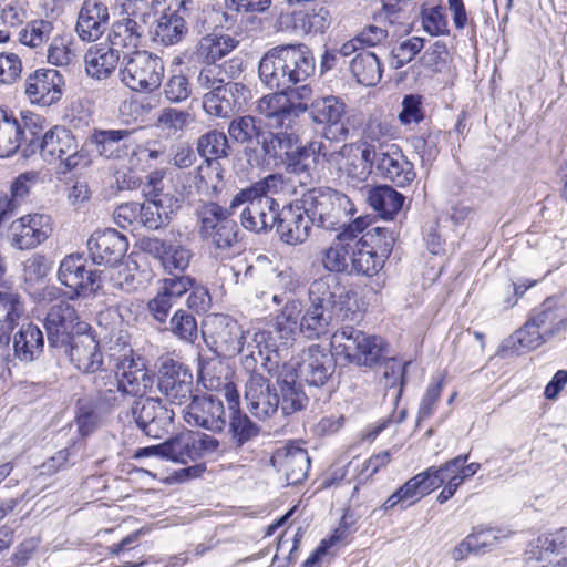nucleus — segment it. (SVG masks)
Segmentation results:
<instances>
[{
	"label": "nucleus",
	"instance_id": "nucleus-1",
	"mask_svg": "<svg viewBox=\"0 0 567 567\" xmlns=\"http://www.w3.org/2000/svg\"><path fill=\"white\" fill-rule=\"evenodd\" d=\"M282 184L280 175L271 174L239 190L229 203V213L239 212L240 223L247 230L261 233L271 229L278 217L279 204L270 194Z\"/></svg>",
	"mask_w": 567,
	"mask_h": 567
},
{
	"label": "nucleus",
	"instance_id": "nucleus-2",
	"mask_svg": "<svg viewBox=\"0 0 567 567\" xmlns=\"http://www.w3.org/2000/svg\"><path fill=\"white\" fill-rule=\"evenodd\" d=\"M299 332L308 339H318L326 334L333 319L354 321L355 312L343 309L336 301V295L324 279L315 280L309 288L307 306L301 311Z\"/></svg>",
	"mask_w": 567,
	"mask_h": 567
},
{
	"label": "nucleus",
	"instance_id": "nucleus-3",
	"mask_svg": "<svg viewBox=\"0 0 567 567\" xmlns=\"http://www.w3.org/2000/svg\"><path fill=\"white\" fill-rule=\"evenodd\" d=\"M330 347L337 358L367 368L381 363L388 353V343L382 337L368 334L350 324L342 326L331 336Z\"/></svg>",
	"mask_w": 567,
	"mask_h": 567
},
{
	"label": "nucleus",
	"instance_id": "nucleus-4",
	"mask_svg": "<svg viewBox=\"0 0 567 567\" xmlns=\"http://www.w3.org/2000/svg\"><path fill=\"white\" fill-rule=\"evenodd\" d=\"M301 203L311 216L313 225L328 230L337 229L344 218L355 212L351 199L332 188L310 189L303 194Z\"/></svg>",
	"mask_w": 567,
	"mask_h": 567
},
{
	"label": "nucleus",
	"instance_id": "nucleus-5",
	"mask_svg": "<svg viewBox=\"0 0 567 567\" xmlns=\"http://www.w3.org/2000/svg\"><path fill=\"white\" fill-rule=\"evenodd\" d=\"M203 337L207 346L220 357L233 358L245 352L252 357L251 344L246 343V331L228 315L208 316L203 326Z\"/></svg>",
	"mask_w": 567,
	"mask_h": 567
},
{
	"label": "nucleus",
	"instance_id": "nucleus-6",
	"mask_svg": "<svg viewBox=\"0 0 567 567\" xmlns=\"http://www.w3.org/2000/svg\"><path fill=\"white\" fill-rule=\"evenodd\" d=\"M41 127L38 125L37 131ZM40 148V154L50 164L60 163L65 171L84 167L90 163L89 155L79 147L72 133L61 126H55L45 132L40 140L39 133L35 136L33 147Z\"/></svg>",
	"mask_w": 567,
	"mask_h": 567
},
{
	"label": "nucleus",
	"instance_id": "nucleus-7",
	"mask_svg": "<svg viewBox=\"0 0 567 567\" xmlns=\"http://www.w3.org/2000/svg\"><path fill=\"white\" fill-rule=\"evenodd\" d=\"M163 60L146 50L124 54L121 69L122 82L136 92H152L159 87L164 78Z\"/></svg>",
	"mask_w": 567,
	"mask_h": 567
},
{
	"label": "nucleus",
	"instance_id": "nucleus-8",
	"mask_svg": "<svg viewBox=\"0 0 567 567\" xmlns=\"http://www.w3.org/2000/svg\"><path fill=\"white\" fill-rule=\"evenodd\" d=\"M328 163L338 172L342 184L359 188L369 178L373 167V145L346 144L329 155Z\"/></svg>",
	"mask_w": 567,
	"mask_h": 567
},
{
	"label": "nucleus",
	"instance_id": "nucleus-9",
	"mask_svg": "<svg viewBox=\"0 0 567 567\" xmlns=\"http://www.w3.org/2000/svg\"><path fill=\"white\" fill-rule=\"evenodd\" d=\"M229 207L205 203L197 210L202 236L220 250L230 248L237 239L236 224L229 219Z\"/></svg>",
	"mask_w": 567,
	"mask_h": 567
},
{
	"label": "nucleus",
	"instance_id": "nucleus-10",
	"mask_svg": "<svg viewBox=\"0 0 567 567\" xmlns=\"http://www.w3.org/2000/svg\"><path fill=\"white\" fill-rule=\"evenodd\" d=\"M333 355L326 348L311 344L281 365H292L297 379L305 380L309 385L322 386L334 371Z\"/></svg>",
	"mask_w": 567,
	"mask_h": 567
},
{
	"label": "nucleus",
	"instance_id": "nucleus-11",
	"mask_svg": "<svg viewBox=\"0 0 567 567\" xmlns=\"http://www.w3.org/2000/svg\"><path fill=\"white\" fill-rule=\"evenodd\" d=\"M40 117L38 115H25L20 121L12 113L0 109V157L13 155L22 142L27 141L25 152L29 150L33 152Z\"/></svg>",
	"mask_w": 567,
	"mask_h": 567
},
{
	"label": "nucleus",
	"instance_id": "nucleus-12",
	"mask_svg": "<svg viewBox=\"0 0 567 567\" xmlns=\"http://www.w3.org/2000/svg\"><path fill=\"white\" fill-rule=\"evenodd\" d=\"M308 110L306 103L295 104L286 91L279 90L264 95L257 101L256 111L267 125L276 130H291L298 125V117Z\"/></svg>",
	"mask_w": 567,
	"mask_h": 567
},
{
	"label": "nucleus",
	"instance_id": "nucleus-13",
	"mask_svg": "<svg viewBox=\"0 0 567 567\" xmlns=\"http://www.w3.org/2000/svg\"><path fill=\"white\" fill-rule=\"evenodd\" d=\"M261 369L274 378L281 391L280 409L285 415H290L306 408L308 396L301 385L297 383V373L292 365H280L278 360L268 357L261 364Z\"/></svg>",
	"mask_w": 567,
	"mask_h": 567
},
{
	"label": "nucleus",
	"instance_id": "nucleus-14",
	"mask_svg": "<svg viewBox=\"0 0 567 567\" xmlns=\"http://www.w3.org/2000/svg\"><path fill=\"white\" fill-rule=\"evenodd\" d=\"M58 278L78 296H86L102 288L105 272L86 269V260L81 255H69L60 264Z\"/></svg>",
	"mask_w": 567,
	"mask_h": 567
},
{
	"label": "nucleus",
	"instance_id": "nucleus-15",
	"mask_svg": "<svg viewBox=\"0 0 567 567\" xmlns=\"http://www.w3.org/2000/svg\"><path fill=\"white\" fill-rule=\"evenodd\" d=\"M157 389L171 404H185L194 396L193 374L184 364L166 359L159 369Z\"/></svg>",
	"mask_w": 567,
	"mask_h": 567
},
{
	"label": "nucleus",
	"instance_id": "nucleus-16",
	"mask_svg": "<svg viewBox=\"0 0 567 567\" xmlns=\"http://www.w3.org/2000/svg\"><path fill=\"white\" fill-rule=\"evenodd\" d=\"M373 166L383 178L399 187L410 185L415 178L413 164L395 144L373 145Z\"/></svg>",
	"mask_w": 567,
	"mask_h": 567
},
{
	"label": "nucleus",
	"instance_id": "nucleus-17",
	"mask_svg": "<svg viewBox=\"0 0 567 567\" xmlns=\"http://www.w3.org/2000/svg\"><path fill=\"white\" fill-rule=\"evenodd\" d=\"M52 233V220L45 214H28L14 219L9 227V240L19 250L33 249Z\"/></svg>",
	"mask_w": 567,
	"mask_h": 567
},
{
	"label": "nucleus",
	"instance_id": "nucleus-18",
	"mask_svg": "<svg viewBox=\"0 0 567 567\" xmlns=\"http://www.w3.org/2000/svg\"><path fill=\"white\" fill-rule=\"evenodd\" d=\"M183 419L190 426L220 432L225 427V409L220 399L214 395H196L183 409Z\"/></svg>",
	"mask_w": 567,
	"mask_h": 567
},
{
	"label": "nucleus",
	"instance_id": "nucleus-19",
	"mask_svg": "<svg viewBox=\"0 0 567 567\" xmlns=\"http://www.w3.org/2000/svg\"><path fill=\"white\" fill-rule=\"evenodd\" d=\"M131 413L136 425L151 437H161L174 419V412L153 398L135 400Z\"/></svg>",
	"mask_w": 567,
	"mask_h": 567
},
{
	"label": "nucleus",
	"instance_id": "nucleus-20",
	"mask_svg": "<svg viewBox=\"0 0 567 567\" xmlns=\"http://www.w3.org/2000/svg\"><path fill=\"white\" fill-rule=\"evenodd\" d=\"M63 76L54 69H38L24 81V93L32 104L50 106L62 97Z\"/></svg>",
	"mask_w": 567,
	"mask_h": 567
},
{
	"label": "nucleus",
	"instance_id": "nucleus-21",
	"mask_svg": "<svg viewBox=\"0 0 567 567\" xmlns=\"http://www.w3.org/2000/svg\"><path fill=\"white\" fill-rule=\"evenodd\" d=\"M114 377L116 381L113 383L117 384L126 396L142 398L153 383L145 360L140 355H124L116 364Z\"/></svg>",
	"mask_w": 567,
	"mask_h": 567
},
{
	"label": "nucleus",
	"instance_id": "nucleus-22",
	"mask_svg": "<svg viewBox=\"0 0 567 567\" xmlns=\"http://www.w3.org/2000/svg\"><path fill=\"white\" fill-rule=\"evenodd\" d=\"M313 220L303 203L289 204L278 209L277 233L288 245H299L309 237Z\"/></svg>",
	"mask_w": 567,
	"mask_h": 567
},
{
	"label": "nucleus",
	"instance_id": "nucleus-23",
	"mask_svg": "<svg viewBox=\"0 0 567 567\" xmlns=\"http://www.w3.org/2000/svg\"><path fill=\"white\" fill-rule=\"evenodd\" d=\"M128 248L127 238L115 229L94 231L87 240L90 257L97 265H115Z\"/></svg>",
	"mask_w": 567,
	"mask_h": 567
},
{
	"label": "nucleus",
	"instance_id": "nucleus-24",
	"mask_svg": "<svg viewBox=\"0 0 567 567\" xmlns=\"http://www.w3.org/2000/svg\"><path fill=\"white\" fill-rule=\"evenodd\" d=\"M249 412L259 420L271 417L279 409V398L270 390L269 381L260 373L250 374L245 388Z\"/></svg>",
	"mask_w": 567,
	"mask_h": 567
},
{
	"label": "nucleus",
	"instance_id": "nucleus-25",
	"mask_svg": "<svg viewBox=\"0 0 567 567\" xmlns=\"http://www.w3.org/2000/svg\"><path fill=\"white\" fill-rule=\"evenodd\" d=\"M310 114L315 122L327 125L329 140H344L348 127L344 123L346 106L334 96L317 99L310 104Z\"/></svg>",
	"mask_w": 567,
	"mask_h": 567
},
{
	"label": "nucleus",
	"instance_id": "nucleus-26",
	"mask_svg": "<svg viewBox=\"0 0 567 567\" xmlns=\"http://www.w3.org/2000/svg\"><path fill=\"white\" fill-rule=\"evenodd\" d=\"M110 23L109 8L96 0H85L79 12L75 32L84 42L97 41L106 31Z\"/></svg>",
	"mask_w": 567,
	"mask_h": 567
},
{
	"label": "nucleus",
	"instance_id": "nucleus-27",
	"mask_svg": "<svg viewBox=\"0 0 567 567\" xmlns=\"http://www.w3.org/2000/svg\"><path fill=\"white\" fill-rule=\"evenodd\" d=\"M271 464L286 477L288 485L301 483L308 475L310 458L305 449L293 444H287L276 450Z\"/></svg>",
	"mask_w": 567,
	"mask_h": 567
},
{
	"label": "nucleus",
	"instance_id": "nucleus-28",
	"mask_svg": "<svg viewBox=\"0 0 567 567\" xmlns=\"http://www.w3.org/2000/svg\"><path fill=\"white\" fill-rule=\"evenodd\" d=\"M12 348H10L11 358L9 361L0 362L9 364L12 360L17 359L22 363H31L38 360L43 353L44 337L41 329L32 323H23L13 333Z\"/></svg>",
	"mask_w": 567,
	"mask_h": 567
},
{
	"label": "nucleus",
	"instance_id": "nucleus-29",
	"mask_svg": "<svg viewBox=\"0 0 567 567\" xmlns=\"http://www.w3.org/2000/svg\"><path fill=\"white\" fill-rule=\"evenodd\" d=\"M145 250L159 260L168 274L184 272L193 258L190 249L183 245H174L158 238H150L145 243Z\"/></svg>",
	"mask_w": 567,
	"mask_h": 567
},
{
	"label": "nucleus",
	"instance_id": "nucleus-30",
	"mask_svg": "<svg viewBox=\"0 0 567 567\" xmlns=\"http://www.w3.org/2000/svg\"><path fill=\"white\" fill-rule=\"evenodd\" d=\"M76 324V311L69 302L60 301L53 305L44 321L49 343L56 346L64 342L73 333Z\"/></svg>",
	"mask_w": 567,
	"mask_h": 567
},
{
	"label": "nucleus",
	"instance_id": "nucleus-31",
	"mask_svg": "<svg viewBox=\"0 0 567 567\" xmlns=\"http://www.w3.org/2000/svg\"><path fill=\"white\" fill-rule=\"evenodd\" d=\"M181 207V199L169 194L157 195L154 199L138 204L140 224L148 229L166 225Z\"/></svg>",
	"mask_w": 567,
	"mask_h": 567
},
{
	"label": "nucleus",
	"instance_id": "nucleus-32",
	"mask_svg": "<svg viewBox=\"0 0 567 567\" xmlns=\"http://www.w3.org/2000/svg\"><path fill=\"white\" fill-rule=\"evenodd\" d=\"M69 357L74 367L84 373L101 372L103 354L97 341L89 334L72 340Z\"/></svg>",
	"mask_w": 567,
	"mask_h": 567
},
{
	"label": "nucleus",
	"instance_id": "nucleus-33",
	"mask_svg": "<svg viewBox=\"0 0 567 567\" xmlns=\"http://www.w3.org/2000/svg\"><path fill=\"white\" fill-rule=\"evenodd\" d=\"M118 61L120 53L107 43L91 45L84 55L86 74L99 81L109 79L115 72Z\"/></svg>",
	"mask_w": 567,
	"mask_h": 567
},
{
	"label": "nucleus",
	"instance_id": "nucleus-34",
	"mask_svg": "<svg viewBox=\"0 0 567 567\" xmlns=\"http://www.w3.org/2000/svg\"><path fill=\"white\" fill-rule=\"evenodd\" d=\"M290 87L306 81L315 72V59L310 50L302 44L279 47Z\"/></svg>",
	"mask_w": 567,
	"mask_h": 567
},
{
	"label": "nucleus",
	"instance_id": "nucleus-35",
	"mask_svg": "<svg viewBox=\"0 0 567 567\" xmlns=\"http://www.w3.org/2000/svg\"><path fill=\"white\" fill-rule=\"evenodd\" d=\"M350 235L339 233L333 241L319 254V261L328 272L350 274L352 244Z\"/></svg>",
	"mask_w": 567,
	"mask_h": 567
},
{
	"label": "nucleus",
	"instance_id": "nucleus-36",
	"mask_svg": "<svg viewBox=\"0 0 567 567\" xmlns=\"http://www.w3.org/2000/svg\"><path fill=\"white\" fill-rule=\"evenodd\" d=\"M144 38V23L132 18H123L112 24L107 35V44L115 51H138Z\"/></svg>",
	"mask_w": 567,
	"mask_h": 567
},
{
	"label": "nucleus",
	"instance_id": "nucleus-37",
	"mask_svg": "<svg viewBox=\"0 0 567 567\" xmlns=\"http://www.w3.org/2000/svg\"><path fill=\"white\" fill-rule=\"evenodd\" d=\"M371 236H361L352 243L350 274L373 276L383 267L384 259L371 245Z\"/></svg>",
	"mask_w": 567,
	"mask_h": 567
},
{
	"label": "nucleus",
	"instance_id": "nucleus-38",
	"mask_svg": "<svg viewBox=\"0 0 567 567\" xmlns=\"http://www.w3.org/2000/svg\"><path fill=\"white\" fill-rule=\"evenodd\" d=\"M285 65L279 47L269 50L259 62L258 73L261 82L271 90L290 89V78L287 76Z\"/></svg>",
	"mask_w": 567,
	"mask_h": 567
},
{
	"label": "nucleus",
	"instance_id": "nucleus-39",
	"mask_svg": "<svg viewBox=\"0 0 567 567\" xmlns=\"http://www.w3.org/2000/svg\"><path fill=\"white\" fill-rule=\"evenodd\" d=\"M237 44L238 41L229 34L209 33L198 40L194 55L200 62L216 64V61L231 52Z\"/></svg>",
	"mask_w": 567,
	"mask_h": 567
},
{
	"label": "nucleus",
	"instance_id": "nucleus-40",
	"mask_svg": "<svg viewBox=\"0 0 567 567\" xmlns=\"http://www.w3.org/2000/svg\"><path fill=\"white\" fill-rule=\"evenodd\" d=\"M350 71L357 82L365 86L379 83L383 72L379 56L368 50H361L353 56Z\"/></svg>",
	"mask_w": 567,
	"mask_h": 567
},
{
	"label": "nucleus",
	"instance_id": "nucleus-41",
	"mask_svg": "<svg viewBox=\"0 0 567 567\" xmlns=\"http://www.w3.org/2000/svg\"><path fill=\"white\" fill-rule=\"evenodd\" d=\"M295 30L303 33H323L331 23L329 10L323 4L301 9L292 13Z\"/></svg>",
	"mask_w": 567,
	"mask_h": 567
},
{
	"label": "nucleus",
	"instance_id": "nucleus-42",
	"mask_svg": "<svg viewBox=\"0 0 567 567\" xmlns=\"http://www.w3.org/2000/svg\"><path fill=\"white\" fill-rule=\"evenodd\" d=\"M189 16L162 13L156 21L153 40L163 45L181 42L188 32L186 18Z\"/></svg>",
	"mask_w": 567,
	"mask_h": 567
},
{
	"label": "nucleus",
	"instance_id": "nucleus-43",
	"mask_svg": "<svg viewBox=\"0 0 567 567\" xmlns=\"http://www.w3.org/2000/svg\"><path fill=\"white\" fill-rule=\"evenodd\" d=\"M56 33L53 20L39 18L28 21L18 31V41L31 49H43Z\"/></svg>",
	"mask_w": 567,
	"mask_h": 567
},
{
	"label": "nucleus",
	"instance_id": "nucleus-44",
	"mask_svg": "<svg viewBox=\"0 0 567 567\" xmlns=\"http://www.w3.org/2000/svg\"><path fill=\"white\" fill-rule=\"evenodd\" d=\"M228 138L224 132L212 130L203 134L197 141L198 154L206 158L209 166H214L217 171L216 176L221 178L220 164L213 159L224 158L228 156L229 152Z\"/></svg>",
	"mask_w": 567,
	"mask_h": 567
},
{
	"label": "nucleus",
	"instance_id": "nucleus-45",
	"mask_svg": "<svg viewBox=\"0 0 567 567\" xmlns=\"http://www.w3.org/2000/svg\"><path fill=\"white\" fill-rule=\"evenodd\" d=\"M367 200L381 217L392 219L401 210L404 196L394 188L382 185L371 188Z\"/></svg>",
	"mask_w": 567,
	"mask_h": 567
},
{
	"label": "nucleus",
	"instance_id": "nucleus-46",
	"mask_svg": "<svg viewBox=\"0 0 567 567\" xmlns=\"http://www.w3.org/2000/svg\"><path fill=\"white\" fill-rule=\"evenodd\" d=\"M115 377L105 370L94 377L93 383L96 389V406L102 410H111L120 406L127 398L122 389L114 384Z\"/></svg>",
	"mask_w": 567,
	"mask_h": 567
},
{
	"label": "nucleus",
	"instance_id": "nucleus-47",
	"mask_svg": "<svg viewBox=\"0 0 567 567\" xmlns=\"http://www.w3.org/2000/svg\"><path fill=\"white\" fill-rule=\"evenodd\" d=\"M24 312L25 307L18 292L0 291V331L6 337H10Z\"/></svg>",
	"mask_w": 567,
	"mask_h": 567
},
{
	"label": "nucleus",
	"instance_id": "nucleus-48",
	"mask_svg": "<svg viewBox=\"0 0 567 567\" xmlns=\"http://www.w3.org/2000/svg\"><path fill=\"white\" fill-rule=\"evenodd\" d=\"M257 142L260 144L265 155L277 157L282 151L286 154L290 153L292 146L299 142V134L297 126L291 130L282 128L277 133L261 131Z\"/></svg>",
	"mask_w": 567,
	"mask_h": 567
},
{
	"label": "nucleus",
	"instance_id": "nucleus-49",
	"mask_svg": "<svg viewBox=\"0 0 567 567\" xmlns=\"http://www.w3.org/2000/svg\"><path fill=\"white\" fill-rule=\"evenodd\" d=\"M302 307L298 300L287 301L275 318V330L278 337L288 343L299 332Z\"/></svg>",
	"mask_w": 567,
	"mask_h": 567
},
{
	"label": "nucleus",
	"instance_id": "nucleus-50",
	"mask_svg": "<svg viewBox=\"0 0 567 567\" xmlns=\"http://www.w3.org/2000/svg\"><path fill=\"white\" fill-rule=\"evenodd\" d=\"M529 320L549 338L564 330L567 326V318L564 310L554 307L551 300H546L540 308L533 313Z\"/></svg>",
	"mask_w": 567,
	"mask_h": 567
},
{
	"label": "nucleus",
	"instance_id": "nucleus-51",
	"mask_svg": "<svg viewBox=\"0 0 567 567\" xmlns=\"http://www.w3.org/2000/svg\"><path fill=\"white\" fill-rule=\"evenodd\" d=\"M28 22V11L19 2H10L0 11V43L6 44L11 40L12 33L24 27Z\"/></svg>",
	"mask_w": 567,
	"mask_h": 567
},
{
	"label": "nucleus",
	"instance_id": "nucleus-52",
	"mask_svg": "<svg viewBox=\"0 0 567 567\" xmlns=\"http://www.w3.org/2000/svg\"><path fill=\"white\" fill-rule=\"evenodd\" d=\"M76 59L75 50L72 48V39L58 32L48 43L47 61L56 66H68Z\"/></svg>",
	"mask_w": 567,
	"mask_h": 567
},
{
	"label": "nucleus",
	"instance_id": "nucleus-53",
	"mask_svg": "<svg viewBox=\"0 0 567 567\" xmlns=\"http://www.w3.org/2000/svg\"><path fill=\"white\" fill-rule=\"evenodd\" d=\"M132 135L128 130H107L99 131L94 134L96 151L100 155L111 158L121 156V144Z\"/></svg>",
	"mask_w": 567,
	"mask_h": 567
},
{
	"label": "nucleus",
	"instance_id": "nucleus-54",
	"mask_svg": "<svg viewBox=\"0 0 567 567\" xmlns=\"http://www.w3.org/2000/svg\"><path fill=\"white\" fill-rule=\"evenodd\" d=\"M549 339L547 334L529 319L524 327L511 336L512 348L516 351H529L540 347Z\"/></svg>",
	"mask_w": 567,
	"mask_h": 567
},
{
	"label": "nucleus",
	"instance_id": "nucleus-55",
	"mask_svg": "<svg viewBox=\"0 0 567 567\" xmlns=\"http://www.w3.org/2000/svg\"><path fill=\"white\" fill-rule=\"evenodd\" d=\"M165 449L167 451V460L173 462L186 464L197 460L194 432L182 433L167 441Z\"/></svg>",
	"mask_w": 567,
	"mask_h": 567
},
{
	"label": "nucleus",
	"instance_id": "nucleus-56",
	"mask_svg": "<svg viewBox=\"0 0 567 567\" xmlns=\"http://www.w3.org/2000/svg\"><path fill=\"white\" fill-rule=\"evenodd\" d=\"M468 535L473 538L475 554H484L508 539L512 536V532L502 528L477 527Z\"/></svg>",
	"mask_w": 567,
	"mask_h": 567
},
{
	"label": "nucleus",
	"instance_id": "nucleus-57",
	"mask_svg": "<svg viewBox=\"0 0 567 567\" xmlns=\"http://www.w3.org/2000/svg\"><path fill=\"white\" fill-rule=\"evenodd\" d=\"M204 111L215 117L227 118L235 112V102L230 101L225 87L203 94Z\"/></svg>",
	"mask_w": 567,
	"mask_h": 567
},
{
	"label": "nucleus",
	"instance_id": "nucleus-58",
	"mask_svg": "<svg viewBox=\"0 0 567 567\" xmlns=\"http://www.w3.org/2000/svg\"><path fill=\"white\" fill-rule=\"evenodd\" d=\"M261 128L257 125V120L251 115L234 118L228 126L230 138L240 144L252 143L259 138Z\"/></svg>",
	"mask_w": 567,
	"mask_h": 567
},
{
	"label": "nucleus",
	"instance_id": "nucleus-59",
	"mask_svg": "<svg viewBox=\"0 0 567 567\" xmlns=\"http://www.w3.org/2000/svg\"><path fill=\"white\" fill-rule=\"evenodd\" d=\"M423 496L424 494L421 492L420 483L417 482L416 477L413 476L399 489H396L390 497H388V499L382 504L381 508L384 512H389L398 505H403L405 503L408 505L414 504Z\"/></svg>",
	"mask_w": 567,
	"mask_h": 567
},
{
	"label": "nucleus",
	"instance_id": "nucleus-60",
	"mask_svg": "<svg viewBox=\"0 0 567 567\" xmlns=\"http://www.w3.org/2000/svg\"><path fill=\"white\" fill-rule=\"evenodd\" d=\"M171 331L182 341L194 343L198 337V327L195 317L185 310H177L169 321Z\"/></svg>",
	"mask_w": 567,
	"mask_h": 567
},
{
	"label": "nucleus",
	"instance_id": "nucleus-61",
	"mask_svg": "<svg viewBox=\"0 0 567 567\" xmlns=\"http://www.w3.org/2000/svg\"><path fill=\"white\" fill-rule=\"evenodd\" d=\"M423 30L433 37L449 34L445 10L441 6L424 8L421 12Z\"/></svg>",
	"mask_w": 567,
	"mask_h": 567
},
{
	"label": "nucleus",
	"instance_id": "nucleus-62",
	"mask_svg": "<svg viewBox=\"0 0 567 567\" xmlns=\"http://www.w3.org/2000/svg\"><path fill=\"white\" fill-rule=\"evenodd\" d=\"M468 457L470 454L458 455L444 464L446 476L451 480H455L458 487L464 481L474 476L481 468V464L477 462L465 464Z\"/></svg>",
	"mask_w": 567,
	"mask_h": 567
},
{
	"label": "nucleus",
	"instance_id": "nucleus-63",
	"mask_svg": "<svg viewBox=\"0 0 567 567\" xmlns=\"http://www.w3.org/2000/svg\"><path fill=\"white\" fill-rule=\"evenodd\" d=\"M229 431L231 433V439L238 446H241L258 433L257 426L246 414L240 413V411L231 413Z\"/></svg>",
	"mask_w": 567,
	"mask_h": 567
},
{
	"label": "nucleus",
	"instance_id": "nucleus-64",
	"mask_svg": "<svg viewBox=\"0 0 567 567\" xmlns=\"http://www.w3.org/2000/svg\"><path fill=\"white\" fill-rule=\"evenodd\" d=\"M536 547L540 553L567 556V527L540 535L536 539Z\"/></svg>",
	"mask_w": 567,
	"mask_h": 567
}]
</instances>
